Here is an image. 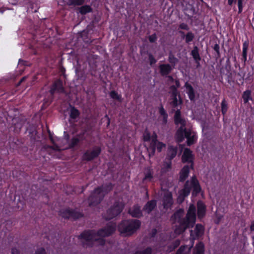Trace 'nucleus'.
I'll list each match as a JSON object with an SVG mask.
<instances>
[{"label":"nucleus","mask_w":254,"mask_h":254,"mask_svg":"<svg viewBox=\"0 0 254 254\" xmlns=\"http://www.w3.org/2000/svg\"><path fill=\"white\" fill-rule=\"evenodd\" d=\"M184 210L180 208L176 211L171 216V220L178 223L176 226L175 232L179 235L185 232L188 228H192L196 222V208L193 204H190L185 217H183Z\"/></svg>","instance_id":"f257e3e1"},{"label":"nucleus","mask_w":254,"mask_h":254,"mask_svg":"<svg viewBox=\"0 0 254 254\" xmlns=\"http://www.w3.org/2000/svg\"><path fill=\"white\" fill-rule=\"evenodd\" d=\"M174 123L176 126H181L177 129L176 133V138L178 142H183L185 138L187 139V145L190 146L194 144L197 140L196 133L190 128L186 127V121L182 117L181 109H177L174 117Z\"/></svg>","instance_id":"f03ea898"},{"label":"nucleus","mask_w":254,"mask_h":254,"mask_svg":"<svg viewBox=\"0 0 254 254\" xmlns=\"http://www.w3.org/2000/svg\"><path fill=\"white\" fill-rule=\"evenodd\" d=\"M114 186L112 183H108L96 187L88 198L89 206H96L100 204L105 196L113 189Z\"/></svg>","instance_id":"7ed1b4c3"},{"label":"nucleus","mask_w":254,"mask_h":254,"mask_svg":"<svg viewBox=\"0 0 254 254\" xmlns=\"http://www.w3.org/2000/svg\"><path fill=\"white\" fill-rule=\"evenodd\" d=\"M191 189L193 196L197 195L201 190L199 183L194 175L191 178L190 181L188 180L185 182L183 188L179 192L178 200L182 202L189 195Z\"/></svg>","instance_id":"20e7f679"},{"label":"nucleus","mask_w":254,"mask_h":254,"mask_svg":"<svg viewBox=\"0 0 254 254\" xmlns=\"http://www.w3.org/2000/svg\"><path fill=\"white\" fill-rule=\"evenodd\" d=\"M141 224V221L138 219L123 220L118 225V231L122 235L129 236L139 229Z\"/></svg>","instance_id":"39448f33"},{"label":"nucleus","mask_w":254,"mask_h":254,"mask_svg":"<svg viewBox=\"0 0 254 254\" xmlns=\"http://www.w3.org/2000/svg\"><path fill=\"white\" fill-rule=\"evenodd\" d=\"M125 207L123 202L119 200H116L107 211L104 218L107 220H111L119 216L123 211Z\"/></svg>","instance_id":"423d86ee"},{"label":"nucleus","mask_w":254,"mask_h":254,"mask_svg":"<svg viewBox=\"0 0 254 254\" xmlns=\"http://www.w3.org/2000/svg\"><path fill=\"white\" fill-rule=\"evenodd\" d=\"M97 236L94 230H86L83 231L77 238L79 240H83L85 242H82L83 247L92 248L94 246L95 237Z\"/></svg>","instance_id":"0eeeda50"},{"label":"nucleus","mask_w":254,"mask_h":254,"mask_svg":"<svg viewBox=\"0 0 254 254\" xmlns=\"http://www.w3.org/2000/svg\"><path fill=\"white\" fill-rule=\"evenodd\" d=\"M59 214L65 219L73 220H76L84 217V214L82 212L69 207L61 209L59 212Z\"/></svg>","instance_id":"6e6552de"},{"label":"nucleus","mask_w":254,"mask_h":254,"mask_svg":"<svg viewBox=\"0 0 254 254\" xmlns=\"http://www.w3.org/2000/svg\"><path fill=\"white\" fill-rule=\"evenodd\" d=\"M101 147L94 146L91 149L86 150L83 154L82 159L87 162L92 161L97 158L101 153Z\"/></svg>","instance_id":"1a4fd4ad"},{"label":"nucleus","mask_w":254,"mask_h":254,"mask_svg":"<svg viewBox=\"0 0 254 254\" xmlns=\"http://www.w3.org/2000/svg\"><path fill=\"white\" fill-rule=\"evenodd\" d=\"M116 230V223L111 222L107 223L105 227L99 229L96 232V235L99 237H107L113 234Z\"/></svg>","instance_id":"9d476101"},{"label":"nucleus","mask_w":254,"mask_h":254,"mask_svg":"<svg viewBox=\"0 0 254 254\" xmlns=\"http://www.w3.org/2000/svg\"><path fill=\"white\" fill-rule=\"evenodd\" d=\"M194 155L192 151L188 148H185L182 156V162L183 163L190 164L189 166L191 170L194 169Z\"/></svg>","instance_id":"9b49d317"},{"label":"nucleus","mask_w":254,"mask_h":254,"mask_svg":"<svg viewBox=\"0 0 254 254\" xmlns=\"http://www.w3.org/2000/svg\"><path fill=\"white\" fill-rule=\"evenodd\" d=\"M204 228L201 224H197L194 230H190V237L192 240L198 239L204 234Z\"/></svg>","instance_id":"f8f14e48"},{"label":"nucleus","mask_w":254,"mask_h":254,"mask_svg":"<svg viewBox=\"0 0 254 254\" xmlns=\"http://www.w3.org/2000/svg\"><path fill=\"white\" fill-rule=\"evenodd\" d=\"M56 92L64 93L63 82L61 79H59L55 81L51 87L50 90L51 95H53Z\"/></svg>","instance_id":"ddd939ff"},{"label":"nucleus","mask_w":254,"mask_h":254,"mask_svg":"<svg viewBox=\"0 0 254 254\" xmlns=\"http://www.w3.org/2000/svg\"><path fill=\"white\" fill-rule=\"evenodd\" d=\"M158 142L159 141L157 139V135L156 133L154 132L151 136V141L148 147L147 148L149 157H153L155 155L156 143Z\"/></svg>","instance_id":"4468645a"},{"label":"nucleus","mask_w":254,"mask_h":254,"mask_svg":"<svg viewBox=\"0 0 254 254\" xmlns=\"http://www.w3.org/2000/svg\"><path fill=\"white\" fill-rule=\"evenodd\" d=\"M128 213L133 218H140L143 216L141 207L138 204H134L128 210Z\"/></svg>","instance_id":"2eb2a0df"},{"label":"nucleus","mask_w":254,"mask_h":254,"mask_svg":"<svg viewBox=\"0 0 254 254\" xmlns=\"http://www.w3.org/2000/svg\"><path fill=\"white\" fill-rule=\"evenodd\" d=\"M158 68L159 73L163 77H167L174 69L169 64H160Z\"/></svg>","instance_id":"dca6fc26"},{"label":"nucleus","mask_w":254,"mask_h":254,"mask_svg":"<svg viewBox=\"0 0 254 254\" xmlns=\"http://www.w3.org/2000/svg\"><path fill=\"white\" fill-rule=\"evenodd\" d=\"M191 167L189 165H185L180 170L179 173V181L180 182H184L188 178Z\"/></svg>","instance_id":"f3484780"},{"label":"nucleus","mask_w":254,"mask_h":254,"mask_svg":"<svg viewBox=\"0 0 254 254\" xmlns=\"http://www.w3.org/2000/svg\"><path fill=\"white\" fill-rule=\"evenodd\" d=\"M173 204V196L171 192L165 194L163 197V205L164 209L168 210L171 208Z\"/></svg>","instance_id":"a211bd4d"},{"label":"nucleus","mask_w":254,"mask_h":254,"mask_svg":"<svg viewBox=\"0 0 254 254\" xmlns=\"http://www.w3.org/2000/svg\"><path fill=\"white\" fill-rule=\"evenodd\" d=\"M197 215L199 219H201L204 217L206 214V206L201 200L197 202Z\"/></svg>","instance_id":"6ab92c4d"},{"label":"nucleus","mask_w":254,"mask_h":254,"mask_svg":"<svg viewBox=\"0 0 254 254\" xmlns=\"http://www.w3.org/2000/svg\"><path fill=\"white\" fill-rule=\"evenodd\" d=\"M157 206V201L152 199L148 201L143 207V211L147 214H150Z\"/></svg>","instance_id":"aec40b11"},{"label":"nucleus","mask_w":254,"mask_h":254,"mask_svg":"<svg viewBox=\"0 0 254 254\" xmlns=\"http://www.w3.org/2000/svg\"><path fill=\"white\" fill-rule=\"evenodd\" d=\"M190 55L196 64V67H199L200 65V61L201 60V57L199 53V49L197 46H195L193 47V50L191 51Z\"/></svg>","instance_id":"412c9836"},{"label":"nucleus","mask_w":254,"mask_h":254,"mask_svg":"<svg viewBox=\"0 0 254 254\" xmlns=\"http://www.w3.org/2000/svg\"><path fill=\"white\" fill-rule=\"evenodd\" d=\"M179 33L181 35L182 38L185 39L187 44H190L193 41L195 37L194 34L191 31H189L186 34L183 31H179Z\"/></svg>","instance_id":"4be33fe9"},{"label":"nucleus","mask_w":254,"mask_h":254,"mask_svg":"<svg viewBox=\"0 0 254 254\" xmlns=\"http://www.w3.org/2000/svg\"><path fill=\"white\" fill-rule=\"evenodd\" d=\"M184 87L187 89V93L190 100L191 101H194L195 98V92L192 86L187 81L185 83Z\"/></svg>","instance_id":"5701e85b"},{"label":"nucleus","mask_w":254,"mask_h":254,"mask_svg":"<svg viewBox=\"0 0 254 254\" xmlns=\"http://www.w3.org/2000/svg\"><path fill=\"white\" fill-rule=\"evenodd\" d=\"M178 148L176 146H169L167 152V158L171 161L176 156Z\"/></svg>","instance_id":"b1692460"},{"label":"nucleus","mask_w":254,"mask_h":254,"mask_svg":"<svg viewBox=\"0 0 254 254\" xmlns=\"http://www.w3.org/2000/svg\"><path fill=\"white\" fill-rule=\"evenodd\" d=\"M153 171L150 168L147 167L145 169L144 174V177L142 179L143 183L145 182H151L153 178Z\"/></svg>","instance_id":"393cba45"},{"label":"nucleus","mask_w":254,"mask_h":254,"mask_svg":"<svg viewBox=\"0 0 254 254\" xmlns=\"http://www.w3.org/2000/svg\"><path fill=\"white\" fill-rule=\"evenodd\" d=\"M158 111L160 116L162 117V125H166L168 122V115L162 104L160 105Z\"/></svg>","instance_id":"a878e982"},{"label":"nucleus","mask_w":254,"mask_h":254,"mask_svg":"<svg viewBox=\"0 0 254 254\" xmlns=\"http://www.w3.org/2000/svg\"><path fill=\"white\" fill-rule=\"evenodd\" d=\"M249 46V41L248 40L245 41L243 43V51H242V58L241 60L245 64L247 60V52Z\"/></svg>","instance_id":"bb28decb"},{"label":"nucleus","mask_w":254,"mask_h":254,"mask_svg":"<svg viewBox=\"0 0 254 254\" xmlns=\"http://www.w3.org/2000/svg\"><path fill=\"white\" fill-rule=\"evenodd\" d=\"M69 118L72 120H75L78 118L80 115V111L74 106L69 105Z\"/></svg>","instance_id":"cd10ccee"},{"label":"nucleus","mask_w":254,"mask_h":254,"mask_svg":"<svg viewBox=\"0 0 254 254\" xmlns=\"http://www.w3.org/2000/svg\"><path fill=\"white\" fill-rule=\"evenodd\" d=\"M193 254H204V245L202 242H199L196 244L194 250Z\"/></svg>","instance_id":"c85d7f7f"},{"label":"nucleus","mask_w":254,"mask_h":254,"mask_svg":"<svg viewBox=\"0 0 254 254\" xmlns=\"http://www.w3.org/2000/svg\"><path fill=\"white\" fill-rule=\"evenodd\" d=\"M181 244V241L179 239L175 240L171 244L167 246V251L168 252H172L178 248Z\"/></svg>","instance_id":"c756f323"},{"label":"nucleus","mask_w":254,"mask_h":254,"mask_svg":"<svg viewBox=\"0 0 254 254\" xmlns=\"http://www.w3.org/2000/svg\"><path fill=\"white\" fill-rule=\"evenodd\" d=\"M191 247L187 245H182L177 251L175 254H187L190 251Z\"/></svg>","instance_id":"7c9ffc66"},{"label":"nucleus","mask_w":254,"mask_h":254,"mask_svg":"<svg viewBox=\"0 0 254 254\" xmlns=\"http://www.w3.org/2000/svg\"><path fill=\"white\" fill-rule=\"evenodd\" d=\"M168 61L169 64L172 66L173 68H175V66L179 62L178 59H177L171 52L169 54Z\"/></svg>","instance_id":"2f4dec72"},{"label":"nucleus","mask_w":254,"mask_h":254,"mask_svg":"<svg viewBox=\"0 0 254 254\" xmlns=\"http://www.w3.org/2000/svg\"><path fill=\"white\" fill-rule=\"evenodd\" d=\"M92 11V8L90 5H84L79 8V12L81 15H85Z\"/></svg>","instance_id":"473e14b6"},{"label":"nucleus","mask_w":254,"mask_h":254,"mask_svg":"<svg viewBox=\"0 0 254 254\" xmlns=\"http://www.w3.org/2000/svg\"><path fill=\"white\" fill-rule=\"evenodd\" d=\"M85 0H66V4L68 6H80L83 5Z\"/></svg>","instance_id":"72a5a7b5"},{"label":"nucleus","mask_w":254,"mask_h":254,"mask_svg":"<svg viewBox=\"0 0 254 254\" xmlns=\"http://www.w3.org/2000/svg\"><path fill=\"white\" fill-rule=\"evenodd\" d=\"M109 96L111 98L114 100H116L119 102H122V97L121 94H119L115 90H112L109 93Z\"/></svg>","instance_id":"f704fd0d"},{"label":"nucleus","mask_w":254,"mask_h":254,"mask_svg":"<svg viewBox=\"0 0 254 254\" xmlns=\"http://www.w3.org/2000/svg\"><path fill=\"white\" fill-rule=\"evenodd\" d=\"M251 93L252 92L250 90H246L243 92L242 98L245 104L247 103L250 100H252Z\"/></svg>","instance_id":"c9c22d12"},{"label":"nucleus","mask_w":254,"mask_h":254,"mask_svg":"<svg viewBox=\"0 0 254 254\" xmlns=\"http://www.w3.org/2000/svg\"><path fill=\"white\" fill-rule=\"evenodd\" d=\"M79 142L78 139L76 138L75 136L72 137L69 143V148L70 149L73 148L77 146Z\"/></svg>","instance_id":"e433bc0d"},{"label":"nucleus","mask_w":254,"mask_h":254,"mask_svg":"<svg viewBox=\"0 0 254 254\" xmlns=\"http://www.w3.org/2000/svg\"><path fill=\"white\" fill-rule=\"evenodd\" d=\"M221 107L222 114L224 116L226 114L228 110L227 103L225 99L222 101L221 103Z\"/></svg>","instance_id":"4c0bfd02"},{"label":"nucleus","mask_w":254,"mask_h":254,"mask_svg":"<svg viewBox=\"0 0 254 254\" xmlns=\"http://www.w3.org/2000/svg\"><path fill=\"white\" fill-rule=\"evenodd\" d=\"M152 253V249L148 247L146 249L142 251H137L134 254H151Z\"/></svg>","instance_id":"58836bf2"},{"label":"nucleus","mask_w":254,"mask_h":254,"mask_svg":"<svg viewBox=\"0 0 254 254\" xmlns=\"http://www.w3.org/2000/svg\"><path fill=\"white\" fill-rule=\"evenodd\" d=\"M166 145L165 143L159 141L156 143V149H157L158 152H161L163 147H165Z\"/></svg>","instance_id":"ea45409f"},{"label":"nucleus","mask_w":254,"mask_h":254,"mask_svg":"<svg viewBox=\"0 0 254 254\" xmlns=\"http://www.w3.org/2000/svg\"><path fill=\"white\" fill-rule=\"evenodd\" d=\"M172 101L170 102V105L173 108H176L178 106V100L177 97L171 98Z\"/></svg>","instance_id":"a19ab883"},{"label":"nucleus","mask_w":254,"mask_h":254,"mask_svg":"<svg viewBox=\"0 0 254 254\" xmlns=\"http://www.w3.org/2000/svg\"><path fill=\"white\" fill-rule=\"evenodd\" d=\"M148 60L150 65H152L157 62V60L155 59L153 55L151 54V53H149L148 54Z\"/></svg>","instance_id":"79ce46f5"},{"label":"nucleus","mask_w":254,"mask_h":254,"mask_svg":"<svg viewBox=\"0 0 254 254\" xmlns=\"http://www.w3.org/2000/svg\"><path fill=\"white\" fill-rule=\"evenodd\" d=\"M157 40V36L156 33H154L148 37V40L150 43H155Z\"/></svg>","instance_id":"37998d69"},{"label":"nucleus","mask_w":254,"mask_h":254,"mask_svg":"<svg viewBox=\"0 0 254 254\" xmlns=\"http://www.w3.org/2000/svg\"><path fill=\"white\" fill-rule=\"evenodd\" d=\"M179 29L188 31L190 30V27L187 23L182 22L179 24Z\"/></svg>","instance_id":"c03bdc74"},{"label":"nucleus","mask_w":254,"mask_h":254,"mask_svg":"<svg viewBox=\"0 0 254 254\" xmlns=\"http://www.w3.org/2000/svg\"><path fill=\"white\" fill-rule=\"evenodd\" d=\"M75 137L78 139L79 142L83 141L85 139L84 132H80L77 134Z\"/></svg>","instance_id":"a18cd8bd"},{"label":"nucleus","mask_w":254,"mask_h":254,"mask_svg":"<svg viewBox=\"0 0 254 254\" xmlns=\"http://www.w3.org/2000/svg\"><path fill=\"white\" fill-rule=\"evenodd\" d=\"M244 0H238V13L240 14L243 11V2Z\"/></svg>","instance_id":"49530a36"},{"label":"nucleus","mask_w":254,"mask_h":254,"mask_svg":"<svg viewBox=\"0 0 254 254\" xmlns=\"http://www.w3.org/2000/svg\"><path fill=\"white\" fill-rule=\"evenodd\" d=\"M97 242L99 243L100 246H103L105 244V240L103 238H95L94 240V242Z\"/></svg>","instance_id":"de8ad7c7"},{"label":"nucleus","mask_w":254,"mask_h":254,"mask_svg":"<svg viewBox=\"0 0 254 254\" xmlns=\"http://www.w3.org/2000/svg\"><path fill=\"white\" fill-rule=\"evenodd\" d=\"M35 254H47L45 249L44 248H38L35 252Z\"/></svg>","instance_id":"09e8293b"},{"label":"nucleus","mask_w":254,"mask_h":254,"mask_svg":"<svg viewBox=\"0 0 254 254\" xmlns=\"http://www.w3.org/2000/svg\"><path fill=\"white\" fill-rule=\"evenodd\" d=\"M143 140L144 141H151V135L149 132H147L143 135Z\"/></svg>","instance_id":"8fccbe9b"},{"label":"nucleus","mask_w":254,"mask_h":254,"mask_svg":"<svg viewBox=\"0 0 254 254\" xmlns=\"http://www.w3.org/2000/svg\"><path fill=\"white\" fill-rule=\"evenodd\" d=\"M226 80L227 82L230 85H231V84L234 82V80L232 79L231 73H230L229 75H228Z\"/></svg>","instance_id":"3c124183"},{"label":"nucleus","mask_w":254,"mask_h":254,"mask_svg":"<svg viewBox=\"0 0 254 254\" xmlns=\"http://www.w3.org/2000/svg\"><path fill=\"white\" fill-rule=\"evenodd\" d=\"M11 254H20V252L17 248H13L11 249Z\"/></svg>","instance_id":"603ef678"},{"label":"nucleus","mask_w":254,"mask_h":254,"mask_svg":"<svg viewBox=\"0 0 254 254\" xmlns=\"http://www.w3.org/2000/svg\"><path fill=\"white\" fill-rule=\"evenodd\" d=\"M174 82L175 83V85H174L177 88H179L180 87V82L179 81V79H175L174 81Z\"/></svg>","instance_id":"864d4df0"},{"label":"nucleus","mask_w":254,"mask_h":254,"mask_svg":"<svg viewBox=\"0 0 254 254\" xmlns=\"http://www.w3.org/2000/svg\"><path fill=\"white\" fill-rule=\"evenodd\" d=\"M213 50L215 51V52H218V51L220 50V47H219V44H215L213 47Z\"/></svg>","instance_id":"5fc2aeb1"},{"label":"nucleus","mask_w":254,"mask_h":254,"mask_svg":"<svg viewBox=\"0 0 254 254\" xmlns=\"http://www.w3.org/2000/svg\"><path fill=\"white\" fill-rule=\"evenodd\" d=\"M170 89L171 90V92L178 91V88L174 85H171Z\"/></svg>","instance_id":"6e6d98bb"},{"label":"nucleus","mask_w":254,"mask_h":254,"mask_svg":"<svg viewBox=\"0 0 254 254\" xmlns=\"http://www.w3.org/2000/svg\"><path fill=\"white\" fill-rule=\"evenodd\" d=\"M178 93V91L171 92L172 98L177 97Z\"/></svg>","instance_id":"4d7b16f0"},{"label":"nucleus","mask_w":254,"mask_h":254,"mask_svg":"<svg viewBox=\"0 0 254 254\" xmlns=\"http://www.w3.org/2000/svg\"><path fill=\"white\" fill-rule=\"evenodd\" d=\"M166 77L168 78V80L169 81L173 82H174V81L175 80L173 77L172 75H169V74L167 75Z\"/></svg>","instance_id":"13d9d810"},{"label":"nucleus","mask_w":254,"mask_h":254,"mask_svg":"<svg viewBox=\"0 0 254 254\" xmlns=\"http://www.w3.org/2000/svg\"><path fill=\"white\" fill-rule=\"evenodd\" d=\"M250 229L251 231L254 232V220L252 221Z\"/></svg>","instance_id":"bf43d9fd"},{"label":"nucleus","mask_w":254,"mask_h":254,"mask_svg":"<svg viewBox=\"0 0 254 254\" xmlns=\"http://www.w3.org/2000/svg\"><path fill=\"white\" fill-rule=\"evenodd\" d=\"M237 0H228V4L229 5H232L233 3H236Z\"/></svg>","instance_id":"052dcab7"},{"label":"nucleus","mask_w":254,"mask_h":254,"mask_svg":"<svg viewBox=\"0 0 254 254\" xmlns=\"http://www.w3.org/2000/svg\"><path fill=\"white\" fill-rule=\"evenodd\" d=\"M157 233V230L156 229H154L152 231V237H154Z\"/></svg>","instance_id":"680f3d73"},{"label":"nucleus","mask_w":254,"mask_h":254,"mask_svg":"<svg viewBox=\"0 0 254 254\" xmlns=\"http://www.w3.org/2000/svg\"><path fill=\"white\" fill-rule=\"evenodd\" d=\"M244 74H243V76L241 77L240 79H239V80L241 82V84H243L244 83Z\"/></svg>","instance_id":"e2e57ef3"},{"label":"nucleus","mask_w":254,"mask_h":254,"mask_svg":"<svg viewBox=\"0 0 254 254\" xmlns=\"http://www.w3.org/2000/svg\"><path fill=\"white\" fill-rule=\"evenodd\" d=\"M26 79V77H23L18 82V85H20L21 84L22 82H23Z\"/></svg>","instance_id":"0e129e2a"},{"label":"nucleus","mask_w":254,"mask_h":254,"mask_svg":"<svg viewBox=\"0 0 254 254\" xmlns=\"http://www.w3.org/2000/svg\"><path fill=\"white\" fill-rule=\"evenodd\" d=\"M217 53V58H219L220 57V50L218 52H216Z\"/></svg>","instance_id":"69168bd1"},{"label":"nucleus","mask_w":254,"mask_h":254,"mask_svg":"<svg viewBox=\"0 0 254 254\" xmlns=\"http://www.w3.org/2000/svg\"><path fill=\"white\" fill-rule=\"evenodd\" d=\"M191 10H192L191 14L193 15L194 13L195 9L193 7H192Z\"/></svg>","instance_id":"338daca9"},{"label":"nucleus","mask_w":254,"mask_h":254,"mask_svg":"<svg viewBox=\"0 0 254 254\" xmlns=\"http://www.w3.org/2000/svg\"><path fill=\"white\" fill-rule=\"evenodd\" d=\"M171 162H170L169 164H167V168H171Z\"/></svg>","instance_id":"774afa93"}]
</instances>
